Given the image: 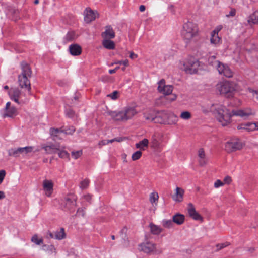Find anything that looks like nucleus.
Instances as JSON below:
<instances>
[{"mask_svg":"<svg viewBox=\"0 0 258 258\" xmlns=\"http://www.w3.org/2000/svg\"><path fill=\"white\" fill-rule=\"evenodd\" d=\"M216 113V118L223 126L229 124L231 121V118L233 116H240L242 118H247L252 115V112L250 108L244 109H233L229 110L223 105H216L215 108Z\"/></svg>","mask_w":258,"mask_h":258,"instance_id":"f257e3e1","label":"nucleus"},{"mask_svg":"<svg viewBox=\"0 0 258 258\" xmlns=\"http://www.w3.org/2000/svg\"><path fill=\"white\" fill-rule=\"evenodd\" d=\"M199 32V28L196 23L189 20L183 21L181 34L186 43H190L198 35Z\"/></svg>","mask_w":258,"mask_h":258,"instance_id":"f03ea898","label":"nucleus"},{"mask_svg":"<svg viewBox=\"0 0 258 258\" xmlns=\"http://www.w3.org/2000/svg\"><path fill=\"white\" fill-rule=\"evenodd\" d=\"M137 113V111L133 107H124L122 110L118 112L112 111L107 112V114L110 116L113 120L122 122L131 119Z\"/></svg>","mask_w":258,"mask_h":258,"instance_id":"7ed1b4c3","label":"nucleus"},{"mask_svg":"<svg viewBox=\"0 0 258 258\" xmlns=\"http://www.w3.org/2000/svg\"><path fill=\"white\" fill-rule=\"evenodd\" d=\"M21 66L22 73L18 76L19 86L22 88L25 87L27 89L28 93L30 94L31 86L29 78H30L31 76L32 71L28 64L25 62H22Z\"/></svg>","mask_w":258,"mask_h":258,"instance_id":"20e7f679","label":"nucleus"},{"mask_svg":"<svg viewBox=\"0 0 258 258\" xmlns=\"http://www.w3.org/2000/svg\"><path fill=\"white\" fill-rule=\"evenodd\" d=\"M208 62L210 65L216 68L220 74L223 75L227 78L232 77L233 72L230 69L229 67L216 60V56L215 55L209 56L208 59Z\"/></svg>","mask_w":258,"mask_h":258,"instance_id":"39448f33","label":"nucleus"},{"mask_svg":"<svg viewBox=\"0 0 258 258\" xmlns=\"http://www.w3.org/2000/svg\"><path fill=\"white\" fill-rule=\"evenodd\" d=\"M217 88L221 94L225 95L228 97H231L233 92L236 90L235 84L229 81L217 85Z\"/></svg>","mask_w":258,"mask_h":258,"instance_id":"423d86ee","label":"nucleus"},{"mask_svg":"<svg viewBox=\"0 0 258 258\" xmlns=\"http://www.w3.org/2000/svg\"><path fill=\"white\" fill-rule=\"evenodd\" d=\"M76 206V197L73 194L67 195L64 198V201L62 204L63 210L69 211L70 213H72L74 211Z\"/></svg>","mask_w":258,"mask_h":258,"instance_id":"0eeeda50","label":"nucleus"},{"mask_svg":"<svg viewBox=\"0 0 258 258\" xmlns=\"http://www.w3.org/2000/svg\"><path fill=\"white\" fill-rule=\"evenodd\" d=\"M140 251H143L147 254H160L162 252L161 249H157L156 245L150 242L143 243L139 245Z\"/></svg>","mask_w":258,"mask_h":258,"instance_id":"6e6552de","label":"nucleus"},{"mask_svg":"<svg viewBox=\"0 0 258 258\" xmlns=\"http://www.w3.org/2000/svg\"><path fill=\"white\" fill-rule=\"evenodd\" d=\"M34 149L33 146H27L18 148H11L8 150V154L10 156L15 157H19L20 155L23 156L31 153Z\"/></svg>","mask_w":258,"mask_h":258,"instance_id":"1a4fd4ad","label":"nucleus"},{"mask_svg":"<svg viewBox=\"0 0 258 258\" xmlns=\"http://www.w3.org/2000/svg\"><path fill=\"white\" fill-rule=\"evenodd\" d=\"M243 144L238 139H233L227 142L225 144V150L228 153L235 152L241 150L242 148Z\"/></svg>","mask_w":258,"mask_h":258,"instance_id":"9d476101","label":"nucleus"},{"mask_svg":"<svg viewBox=\"0 0 258 258\" xmlns=\"http://www.w3.org/2000/svg\"><path fill=\"white\" fill-rule=\"evenodd\" d=\"M199 62L195 58H190L183 64V70L188 74H195L198 71Z\"/></svg>","mask_w":258,"mask_h":258,"instance_id":"9b49d317","label":"nucleus"},{"mask_svg":"<svg viewBox=\"0 0 258 258\" xmlns=\"http://www.w3.org/2000/svg\"><path fill=\"white\" fill-rule=\"evenodd\" d=\"M66 237V234L65 230L63 228H61L60 229L56 230L53 233L48 232L47 234V238H52L58 240H62L65 238Z\"/></svg>","mask_w":258,"mask_h":258,"instance_id":"f8f14e48","label":"nucleus"},{"mask_svg":"<svg viewBox=\"0 0 258 258\" xmlns=\"http://www.w3.org/2000/svg\"><path fill=\"white\" fill-rule=\"evenodd\" d=\"M158 91L165 94H170L173 91V87L171 85H166L165 81L164 79H162L158 83Z\"/></svg>","mask_w":258,"mask_h":258,"instance_id":"ddd939ff","label":"nucleus"},{"mask_svg":"<svg viewBox=\"0 0 258 258\" xmlns=\"http://www.w3.org/2000/svg\"><path fill=\"white\" fill-rule=\"evenodd\" d=\"M84 15L85 21L89 23L94 21L96 17H98V13L97 11H94L89 8H88L84 11Z\"/></svg>","mask_w":258,"mask_h":258,"instance_id":"4468645a","label":"nucleus"},{"mask_svg":"<svg viewBox=\"0 0 258 258\" xmlns=\"http://www.w3.org/2000/svg\"><path fill=\"white\" fill-rule=\"evenodd\" d=\"M5 113L3 114L4 118L6 117H13L17 114V109L14 106H11V103L8 102L5 107Z\"/></svg>","mask_w":258,"mask_h":258,"instance_id":"2eb2a0df","label":"nucleus"},{"mask_svg":"<svg viewBox=\"0 0 258 258\" xmlns=\"http://www.w3.org/2000/svg\"><path fill=\"white\" fill-rule=\"evenodd\" d=\"M187 211L189 216L193 219L203 221L202 217L196 211L194 206L191 203L188 204Z\"/></svg>","mask_w":258,"mask_h":258,"instance_id":"dca6fc26","label":"nucleus"},{"mask_svg":"<svg viewBox=\"0 0 258 258\" xmlns=\"http://www.w3.org/2000/svg\"><path fill=\"white\" fill-rule=\"evenodd\" d=\"M161 136L159 133L154 134L151 139V147L155 149L158 150L160 148L161 143L160 140Z\"/></svg>","mask_w":258,"mask_h":258,"instance_id":"f3484780","label":"nucleus"},{"mask_svg":"<svg viewBox=\"0 0 258 258\" xmlns=\"http://www.w3.org/2000/svg\"><path fill=\"white\" fill-rule=\"evenodd\" d=\"M105 31L102 32L101 34V36L103 39H111L114 38L115 37V34L112 27L110 25H107L105 27Z\"/></svg>","mask_w":258,"mask_h":258,"instance_id":"a211bd4d","label":"nucleus"},{"mask_svg":"<svg viewBox=\"0 0 258 258\" xmlns=\"http://www.w3.org/2000/svg\"><path fill=\"white\" fill-rule=\"evenodd\" d=\"M198 163L200 166L203 167L207 164L208 160L203 148H200L198 150Z\"/></svg>","mask_w":258,"mask_h":258,"instance_id":"6ab92c4d","label":"nucleus"},{"mask_svg":"<svg viewBox=\"0 0 258 258\" xmlns=\"http://www.w3.org/2000/svg\"><path fill=\"white\" fill-rule=\"evenodd\" d=\"M9 95L11 99L15 102L19 103V99L21 97V91L17 88L12 89L9 92Z\"/></svg>","mask_w":258,"mask_h":258,"instance_id":"aec40b11","label":"nucleus"},{"mask_svg":"<svg viewBox=\"0 0 258 258\" xmlns=\"http://www.w3.org/2000/svg\"><path fill=\"white\" fill-rule=\"evenodd\" d=\"M168 113H167L165 111L162 110L161 111H159L156 113L155 117L156 118H158L157 119L158 120L161 121V122H156V123H164L166 121H167L168 116Z\"/></svg>","mask_w":258,"mask_h":258,"instance_id":"412c9836","label":"nucleus"},{"mask_svg":"<svg viewBox=\"0 0 258 258\" xmlns=\"http://www.w3.org/2000/svg\"><path fill=\"white\" fill-rule=\"evenodd\" d=\"M69 50L71 54L73 56H78L82 52L81 46L77 44H73L70 45Z\"/></svg>","mask_w":258,"mask_h":258,"instance_id":"4be33fe9","label":"nucleus"},{"mask_svg":"<svg viewBox=\"0 0 258 258\" xmlns=\"http://www.w3.org/2000/svg\"><path fill=\"white\" fill-rule=\"evenodd\" d=\"M256 128V123L249 122L245 124H239L237 126L238 130H244L248 132L255 130Z\"/></svg>","mask_w":258,"mask_h":258,"instance_id":"5701e85b","label":"nucleus"},{"mask_svg":"<svg viewBox=\"0 0 258 258\" xmlns=\"http://www.w3.org/2000/svg\"><path fill=\"white\" fill-rule=\"evenodd\" d=\"M53 183L50 180H45L43 181V186L44 189L46 191L47 196H50L53 189Z\"/></svg>","mask_w":258,"mask_h":258,"instance_id":"b1692460","label":"nucleus"},{"mask_svg":"<svg viewBox=\"0 0 258 258\" xmlns=\"http://www.w3.org/2000/svg\"><path fill=\"white\" fill-rule=\"evenodd\" d=\"M184 190L180 187H176L175 194L172 195V199L176 202H181L183 200Z\"/></svg>","mask_w":258,"mask_h":258,"instance_id":"393cba45","label":"nucleus"},{"mask_svg":"<svg viewBox=\"0 0 258 258\" xmlns=\"http://www.w3.org/2000/svg\"><path fill=\"white\" fill-rule=\"evenodd\" d=\"M149 227L150 228V232L154 235H159L163 231L162 228L153 223H150Z\"/></svg>","mask_w":258,"mask_h":258,"instance_id":"a878e982","label":"nucleus"},{"mask_svg":"<svg viewBox=\"0 0 258 258\" xmlns=\"http://www.w3.org/2000/svg\"><path fill=\"white\" fill-rule=\"evenodd\" d=\"M247 22L250 26L258 24V11H255L248 18Z\"/></svg>","mask_w":258,"mask_h":258,"instance_id":"bb28decb","label":"nucleus"},{"mask_svg":"<svg viewBox=\"0 0 258 258\" xmlns=\"http://www.w3.org/2000/svg\"><path fill=\"white\" fill-rule=\"evenodd\" d=\"M47 154H55L57 153L59 146L57 145H51L43 147Z\"/></svg>","mask_w":258,"mask_h":258,"instance_id":"cd10ccee","label":"nucleus"},{"mask_svg":"<svg viewBox=\"0 0 258 258\" xmlns=\"http://www.w3.org/2000/svg\"><path fill=\"white\" fill-rule=\"evenodd\" d=\"M184 219V216L179 213H177L172 217L173 223H174L179 225L183 223Z\"/></svg>","mask_w":258,"mask_h":258,"instance_id":"c85d7f7f","label":"nucleus"},{"mask_svg":"<svg viewBox=\"0 0 258 258\" xmlns=\"http://www.w3.org/2000/svg\"><path fill=\"white\" fill-rule=\"evenodd\" d=\"M102 45L105 48L109 50L114 49L115 48L114 42L109 39H103Z\"/></svg>","mask_w":258,"mask_h":258,"instance_id":"c756f323","label":"nucleus"},{"mask_svg":"<svg viewBox=\"0 0 258 258\" xmlns=\"http://www.w3.org/2000/svg\"><path fill=\"white\" fill-rule=\"evenodd\" d=\"M77 35L74 31H69L64 37V41L65 43L72 41L76 39Z\"/></svg>","mask_w":258,"mask_h":258,"instance_id":"7c9ffc66","label":"nucleus"},{"mask_svg":"<svg viewBox=\"0 0 258 258\" xmlns=\"http://www.w3.org/2000/svg\"><path fill=\"white\" fill-rule=\"evenodd\" d=\"M220 40V38L218 35V31L214 30L212 32L210 42L211 44L216 45Z\"/></svg>","mask_w":258,"mask_h":258,"instance_id":"2f4dec72","label":"nucleus"},{"mask_svg":"<svg viewBox=\"0 0 258 258\" xmlns=\"http://www.w3.org/2000/svg\"><path fill=\"white\" fill-rule=\"evenodd\" d=\"M149 141L147 139H144L142 141L136 144L135 146L137 148L142 150H145V148L148 146Z\"/></svg>","mask_w":258,"mask_h":258,"instance_id":"473e14b6","label":"nucleus"},{"mask_svg":"<svg viewBox=\"0 0 258 258\" xmlns=\"http://www.w3.org/2000/svg\"><path fill=\"white\" fill-rule=\"evenodd\" d=\"M59 157L61 158L68 159L70 160L69 154L64 150L61 149L59 147L57 153Z\"/></svg>","mask_w":258,"mask_h":258,"instance_id":"72a5a7b5","label":"nucleus"},{"mask_svg":"<svg viewBox=\"0 0 258 258\" xmlns=\"http://www.w3.org/2000/svg\"><path fill=\"white\" fill-rule=\"evenodd\" d=\"M50 133L51 136H53L54 138H57L60 133H63L62 129L51 128L50 129Z\"/></svg>","mask_w":258,"mask_h":258,"instance_id":"f704fd0d","label":"nucleus"},{"mask_svg":"<svg viewBox=\"0 0 258 258\" xmlns=\"http://www.w3.org/2000/svg\"><path fill=\"white\" fill-rule=\"evenodd\" d=\"M162 226L166 228H171L174 226V223L172 220L164 219L162 221Z\"/></svg>","mask_w":258,"mask_h":258,"instance_id":"c9c22d12","label":"nucleus"},{"mask_svg":"<svg viewBox=\"0 0 258 258\" xmlns=\"http://www.w3.org/2000/svg\"><path fill=\"white\" fill-rule=\"evenodd\" d=\"M144 116L146 120H150L151 121H153L155 123H156V122H161V121L160 120V121L158 120L157 119L158 118H156L155 115H154L153 114H149V113H145Z\"/></svg>","mask_w":258,"mask_h":258,"instance_id":"e433bc0d","label":"nucleus"},{"mask_svg":"<svg viewBox=\"0 0 258 258\" xmlns=\"http://www.w3.org/2000/svg\"><path fill=\"white\" fill-rule=\"evenodd\" d=\"M177 120L178 117L176 115L173 113H170L167 121H168L169 124H175Z\"/></svg>","mask_w":258,"mask_h":258,"instance_id":"4c0bfd02","label":"nucleus"},{"mask_svg":"<svg viewBox=\"0 0 258 258\" xmlns=\"http://www.w3.org/2000/svg\"><path fill=\"white\" fill-rule=\"evenodd\" d=\"M159 196L157 192H153L150 195V202L153 205L154 203H155L156 205V202L157 201L158 199Z\"/></svg>","mask_w":258,"mask_h":258,"instance_id":"58836bf2","label":"nucleus"},{"mask_svg":"<svg viewBox=\"0 0 258 258\" xmlns=\"http://www.w3.org/2000/svg\"><path fill=\"white\" fill-rule=\"evenodd\" d=\"M8 14L16 15L18 13V10L12 6H8L7 8Z\"/></svg>","mask_w":258,"mask_h":258,"instance_id":"ea45409f","label":"nucleus"},{"mask_svg":"<svg viewBox=\"0 0 258 258\" xmlns=\"http://www.w3.org/2000/svg\"><path fill=\"white\" fill-rule=\"evenodd\" d=\"M31 241L35 243L36 245H41L43 243V239L42 238L38 239L37 235H34L31 238Z\"/></svg>","mask_w":258,"mask_h":258,"instance_id":"a19ab883","label":"nucleus"},{"mask_svg":"<svg viewBox=\"0 0 258 258\" xmlns=\"http://www.w3.org/2000/svg\"><path fill=\"white\" fill-rule=\"evenodd\" d=\"M43 249L45 251H49L51 253L55 252V248L53 245H44L43 246Z\"/></svg>","mask_w":258,"mask_h":258,"instance_id":"79ce46f5","label":"nucleus"},{"mask_svg":"<svg viewBox=\"0 0 258 258\" xmlns=\"http://www.w3.org/2000/svg\"><path fill=\"white\" fill-rule=\"evenodd\" d=\"M142 152L141 151H137L135 152L132 156V159L133 161L138 160L142 156Z\"/></svg>","mask_w":258,"mask_h":258,"instance_id":"37998d69","label":"nucleus"},{"mask_svg":"<svg viewBox=\"0 0 258 258\" xmlns=\"http://www.w3.org/2000/svg\"><path fill=\"white\" fill-rule=\"evenodd\" d=\"M180 117L183 119L187 120L191 118V114L188 111H184L181 113Z\"/></svg>","mask_w":258,"mask_h":258,"instance_id":"c03bdc74","label":"nucleus"},{"mask_svg":"<svg viewBox=\"0 0 258 258\" xmlns=\"http://www.w3.org/2000/svg\"><path fill=\"white\" fill-rule=\"evenodd\" d=\"M63 133L65 134L72 135L75 131V128L74 126H70L67 128L62 130Z\"/></svg>","mask_w":258,"mask_h":258,"instance_id":"a18cd8bd","label":"nucleus"},{"mask_svg":"<svg viewBox=\"0 0 258 258\" xmlns=\"http://www.w3.org/2000/svg\"><path fill=\"white\" fill-rule=\"evenodd\" d=\"M89 180L88 179H85L80 183V188L82 189H84L87 188L89 185Z\"/></svg>","mask_w":258,"mask_h":258,"instance_id":"49530a36","label":"nucleus"},{"mask_svg":"<svg viewBox=\"0 0 258 258\" xmlns=\"http://www.w3.org/2000/svg\"><path fill=\"white\" fill-rule=\"evenodd\" d=\"M72 157L75 159H77L80 157L82 154V151L81 150L77 151H72L71 153Z\"/></svg>","mask_w":258,"mask_h":258,"instance_id":"de8ad7c7","label":"nucleus"},{"mask_svg":"<svg viewBox=\"0 0 258 258\" xmlns=\"http://www.w3.org/2000/svg\"><path fill=\"white\" fill-rule=\"evenodd\" d=\"M118 92L114 91L112 93L108 94L107 97H110L113 100H115L118 98Z\"/></svg>","mask_w":258,"mask_h":258,"instance_id":"09e8293b","label":"nucleus"},{"mask_svg":"<svg viewBox=\"0 0 258 258\" xmlns=\"http://www.w3.org/2000/svg\"><path fill=\"white\" fill-rule=\"evenodd\" d=\"M230 244L229 242H226L222 244H218L216 245V247L218 248V250L222 249V248L228 246Z\"/></svg>","mask_w":258,"mask_h":258,"instance_id":"8fccbe9b","label":"nucleus"},{"mask_svg":"<svg viewBox=\"0 0 258 258\" xmlns=\"http://www.w3.org/2000/svg\"><path fill=\"white\" fill-rule=\"evenodd\" d=\"M66 115L69 117H73L75 114L74 112L71 109H68L66 110Z\"/></svg>","mask_w":258,"mask_h":258,"instance_id":"3c124183","label":"nucleus"},{"mask_svg":"<svg viewBox=\"0 0 258 258\" xmlns=\"http://www.w3.org/2000/svg\"><path fill=\"white\" fill-rule=\"evenodd\" d=\"M224 185V183L222 182L220 180H217L214 183V187L215 188H218L220 186H222Z\"/></svg>","mask_w":258,"mask_h":258,"instance_id":"603ef678","label":"nucleus"},{"mask_svg":"<svg viewBox=\"0 0 258 258\" xmlns=\"http://www.w3.org/2000/svg\"><path fill=\"white\" fill-rule=\"evenodd\" d=\"M85 212L84 210L82 208H79L77 211V215L78 216H81L82 217H84L85 216Z\"/></svg>","mask_w":258,"mask_h":258,"instance_id":"864d4df0","label":"nucleus"},{"mask_svg":"<svg viewBox=\"0 0 258 258\" xmlns=\"http://www.w3.org/2000/svg\"><path fill=\"white\" fill-rule=\"evenodd\" d=\"M6 175V171L4 170H0V184L3 182Z\"/></svg>","mask_w":258,"mask_h":258,"instance_id":"5fc2aeb1","label":"nucleus"},{"mask_svg":"<svg viewBox=\"0 0 258 258\" xmlns=\"http://www.w3.org/2000/svg\"><path fill=\"white\" fill-rule=\"evenodd\" d=\"M232 181V179L231 177L229 176H226L224 179V182H223L224 184H229Z\"/></svg>","mask_w":258,"mask_h":258,"instance_id":"6e6d98bb","label":"nucleus"},{"mask_svg":"<svg viewBox=\"0 0 258 258\" xmlns=\"http://www.w3.org/2000/svg\"><path fill=\"white\" fill-rule=\"evenodd\" d=\"M128 60L126 59L125 60H121V61H117L115 62L114 64H123L125 66H127L128 65Z\"/></svg>","mask_w":258,"mask_h":258,"instance_id":"4d7b16f0","label":"nucleus"},{"mask_svg":"<svg viewBox=\"0 0 258 258\" xmlns=\"http://www.w3.org/2000/svg\"><path fill=\"white\" fill-rule=\"evenodd\" d=\"M110 140H104L100 141L99 143V146H103L108 144L109 143H112V142L110 141Z\"/></svg>","mask_w":258,"mask_h":258,"instance_id":"13d9d810","label":"nucleus"},{"mask_svg":"<svg viewBox=\"0 0 258 258\" xmlns=\"http://www.w3.org/2000/svg\"><path fill=\"white\" fill-rule=\"evenodd\" d=\"M236 14V10L234 9H232L231 10L228 15H227V17H233Z\"/></svg>","mask_w":258,"mask_h":258,"instance_id":"bf43d9fd","label":"nucleus"},{"mask_svg":"<svg viewBox=\"0 0 258 258\" xmlns=\"http://www.w3.org/2000/svg\"><path fill=\"white\" fill-rule=\"evenodd\" d=\"M122 141V139L121 138H115L110 140V141L112 142V143L114 141L120 142H121Z\"/></svg>","mask_w":258,"mask_h":258,"instance_id":"052dcab7","label":"nucleus"},{"mask_svg":"<svg viewBox=\"0 0 258 258\" xmlns=\"http://www.w3.org/2000/svg\"><path fill=\"white\" fill-rule=\"evenodd\" d=\"M137 57V55L133 52H131L130 54V58L131 59H134Z\"/></svg>","mask_w":258,"mask_h":258,"instance_id":"680f3d73","label":"nucleus"},{"mask_svg":"<svg viewBox=\"0 0 258 258\" xmlns=\"http://www.w3.org/2000/svg\"><path fill=\"white\" fill-rule=\"evenodd\" d=\"M5 195L4 192L3 191H0V200L5 198Z\"/></svg>","mask_w":258,"mask_h":258,"instance_id":"e2e57ef3","label":"nucleus"},{"mask_svg":"<svg viewBox=\"0 0 258 258\" xmlns=\"http://www.w3.org/2000/svg\"><path fill=\"white\" fill-rule=\"evenodd\" d=\"M125 238H126V236L125 235L124 236V238H123L124 239L125 246L126 247H127L128 245V238H126V240Z\"/></svg>","mask_w":258,"mask_h":258,"instance_id":"0e129e2a","label":"nucleus"},{"mask_svg":"<svg viewBox=\"0 0 258 258\" xmlns=\"http://www.w3.org/2000/svg\"><path fill=\"white\" fill-rule=\"evenodd\" d=\"M139 10L141 12H144L145 10V6L144 5H141L139 7Z\"/></svg>","mask_w":258,"mask_h":258,"instance_id":"69168bd1","label":"nucleus"},{"mask_svg":"<svg viewBox=\"0 0 258 258\" xmlns=\"http://www.w3.org/2000/svg\"><path fill=\"white\" fill-rule=\"evenodd\" d=\"M116 69H114L112 70H109V74H112L115 73L116 72Z\"/></svg>","mask_w":258,"mask_h":258,"instance_id":"338daca9","label":"nucleus"},{"mask_svg":"<svg viewBox=\"0 0 258 258\" xmlns=\"http://www.w3.org/2000/svg\"><path fill=\"white\" fill-rule=\"evenodd\" d=\"M86 199L88 201H89L90 199H91V196L90 195H88L86 197Z\"/></svg>","mask_w":258,"mask_h":258,"instance_id":"774afa93","label":"nucleus"}]
</instances>
